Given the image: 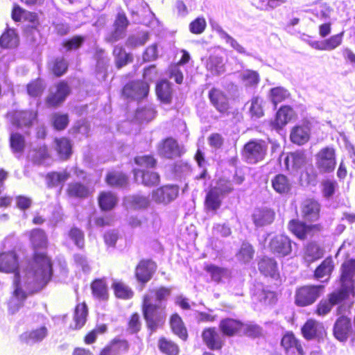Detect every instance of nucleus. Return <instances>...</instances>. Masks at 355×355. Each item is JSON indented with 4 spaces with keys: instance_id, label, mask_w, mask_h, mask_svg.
<instances>
[{
    "instance_id": "nucleus-1",
    "label": "nucleus",
    "mask_w": 355,
    "mask_h": 355,
    "mask_svg": "<svg viewBox=\"0 0 355 355\" xmlns=\"http://www.w3.org/2000/svg\"><path fill=\"white\" fill-rule=\"evenodd\" d=\"M322 206L313 198H306L300 205L301 216L304 221L292 219L288 223V230L299 240L304 241L313 237L324 230L322 223H316L320 218Z\"/></svg>"
},
{
    "instance_id": "nucleus-2",
    "label": "nucleus",
    "mask_w": 355,
    "mask_h": 355,
    "mask_svg": "<svg viewBox=\"0 0 355 355\" xmlns=\"http://www.w3.org/2000/svg\"><path fill=\"white\" fill-rule=\"evenodd\" d=\"M141 298V311L148 330L152 334L162 328L166 322V313L161 311L158 303L167 299L171 293L169 287L150 288Z\"/></svg>"
},
{
    "instance_id": "nucleus-3",
    "label": "nucleus",
    "mask_w": 355,
    "mask_h": 355,
    "mask_svg": "<svg viewBox=\"0 0 355 355\" xmlns=\"http://www.w3.org/2000/svg\"><path fill=\"white\" fill-rule=\"evenodd\" d=\"M31 259L34 268L26 271L24 279L28 281V284H33L31 293H38L52 278L53 261L47 250L33 252Z\"/></svg>"
},
{
    "instance_id": "nucleus-4",
    "label": "nucleus",
    "mask_w": 355,
    "mask_h": 355,
    "mask_svg": "<svg viewBox=\"0 0 355 355\" xmlns=\"http://www.w3.org/2000/svg\"><path fill=\"white\" fill-rule=\"evenodd\" d=\"M24 284L26 291L23 289L21 279L13 280V291L7 302L8 311L11 315L17 313L25 306L26 301L29 295L35 293H31L33 284H28V281L26 279H24Z\"/></svg>"
},
{
    "instance_id": "nucleus-5",
    "label": "nucleus",
    "mask_w": 355,
    "mask_h": 355,
    "mask_svg": "<svg viewBox=\"0 0 355 355\" xmlns=\"http://www.w3.org/2000/svg\"><path fill=\"white\" fill-rule=\"evenodd\" d=\"M268 144L263 139H250L241 150V156L248 164H257L263 162L267 155Z\"/></svg>"
},
{
    "instance_id": "nucleus-6",
    "label": "nucleus",
    "mask_w": 355,
    "mask_h": 355,
    "mask_svg": "<svg viewBox=\"0 0 355 355\" xmlns=\"http://www.w3.org/2000/svg\"><path fill=\"white\" fill-rule=\"evenodd\" d=\"M150 92V85L141 79L127 82L121 89V96L128 102L138 103L146 98Z\"/></svg>"
},
{
    "instance_id": "nucleus-7",
    "label": "nucleus",
    "mask_w": 355,
    "mask_h": 355,
    "mask_svg": "<svg viewBox=\"0 0 355 355\" xmlns=\"http://www.w3.org/2000/svg\"><path fill=\"white\" fill-rule=\"evenodd\" d=\"M5 117L17 129H30L37 121L38 112L33 109L12 110L6 112Z\"/></svg>"
},
{
    "instance_id": "nucleus-8",
    "label": "nucleus",
    "mask_w": 355,
    "mask_h": 355,
    "mask_svg": "<svg viewBox=\"0 0 355 355\" xmlns=\"http://www.w3.org/2000/svg\"><path fill=\"white\" fill-rule=\"evenodd\" d=\"M323 285H304L296 288L295 304L299 307H305L315 303L323 292Z\"/></svg>"
},
{
    "instance_id": "nucleus-9",
    "label": "nucleus",
    "mask_w": 355,
    "mask_h": 355,
    "mask_svg": "<svg viewBox=\"0 0 355 355\" xmlns=\"http://www.w3.org/2000/svg\"><path fill=\"white\" fill-rule=\"evenodd\" d=\"M315 166L320 173H331L336 166V150L326 146L321 148L315 155Z\"/></svg>"
},
{
    "instance_id": "nucleus-10",
    "label": "nucleus",
    "mask_w": 355,
    "mask_h": 355,
    "mask_svg": "<svg viewBox=\"0 0 355 355\" xmlns=\"http://www.w3.org/2000/svg\"><path fill=\"white\" fill-rule=\"evenodd\" d=\"M201 338L209 352H220L225 345V339L221 332L215 327L202 329Z\"/></svg>"
},
{
    "instance_id": "nucleus-11",
    "label": "nucleus",
    "mask_w": 355,
    "mask_h": 355,
    "mask_svg": "<svg viewBox=\"0 0 355 355\" xmlns=\"http://www.w3.org/2000/svg\"><path fill=\"white\" fill-rule=\"evenodd\" d=\"M0 272L14 274V280H20L19 257L14 250L0 252Z\"/></svg>"
},
{
    "instance_id": "nucleus-12",
    "label": "nucleus",
    "mask_w": 355,
    "mask_h": 355,
    "mask_svg": "<svg viewBox=\"0 0 355 355\" xmlns=\"http://www.w3.org/2000/svg\"><path fill=\"white\" fill-rule=\"evenodd\" d=\"M250 296L254 302L265 306H272L278 301L277 293L269 290L262 284L254 285L250 289Z\"/></svg>"
},
{
    "instance_id": "nucleus-13",
    "label": "nucleus",
    "mask_w": 355,
    "mask_h": 355,
    "mask_svg": "<svg viewBox=\"0 0 355 355\" xmlns=\"http://www.w3.org/2000/svg\"><path fill=\"white\" fill-rule=\"evenodd\" d=\"M55 88V91L50 92L45 98V104L49 108L60 107L71 93V88L64 80L58 82Z\"/></svg>"
},
{
    "instance_id": "nucleus-14",
    "label": "nucleus",
    "mask_w": 355,
    "mask_h": 355,
    "mask_svg": "<svg viewBox=\"0 0 355 355\" xmlns=\"http://www.w3.org/2000/svg\"><path fill=\"white\" fill-rule=\"evenodd\" d=\"M157 150L161 157L168 159L180 157L183 154L178 141L171 137L161 140L157 144Z\"/></svg>"
},
{
    "instance_id": "nucleus-15",
    "label": "nucleus",
    "mask_w": 355,
    "mask_h": 355,
    "mask_svg": "<svg viewBox=\"0 0 355 355\" xmlns=\"http://www.w3.org/2000/svg\"><path fill=\"white\" fill-rule=\"evenodd\" d=\"M157 268V265L155 261L150 259H142L135 267V278L139 283L145 286L152 279Z\"/></svg>"
},
{
    "instance_id": "nucleus-16",
    "label": "nucleus",
    "mask_w": 355,
    "mask_h": 355,
    "mask_svg": "<svg viewBox=\"0 0 355 355\" xmlns=\"http://www.w3.org/2000/svg\"><path fill=\"white\" fill-rule=\"evenodd\" d=\"M292 240L286 235L275 236L269 242L270 251L278 257H284L292 252Z\"/></svg>"
},
{
    "instance_id": "nucleus-17",
    "label": "nucleus",
    "mask_w": 355,
    "mask_h": 355,
    "mask_svg": "<svg viewBox=\"0 0 355 355\" xmlns=\"http://www.w3.org/2000/svg\"><path fill=\"white\" fill-rule=\"evenodd\" d=\"M280 345L286 355H305L302 342L291 331H286L282 337Z\"/></svg>"
},
{
    "instance_id": "nucleus-18",
    "label": "nucleus",
    "mask_w": 355,
    "mask_h": 355,
    "mask_svg": "<svg viewBox=\"0 0 355 355\" xmlns=\"http://www.w3.org/2000/svg\"><path fill=\"white\" fill-rule=\"evenodd\" d=\"M179 194V187L175 184L161 186L152 192V199L159 204H168L174 200Z\"/></svg>"
},
{
    "instance_id": "nucleus-19",
    "label": "nucleus",
    "mask_w": 355,
    "mask_h": 355,
    "mask_svg": "<svg viewBox=\"0 0 355 355\" xmlns=\"http://www.w3.org/2000/svg\"><path fill=\"white\" fill-rule=\"evenodd\" d=\"M94 192L93 187L80 181L69 182L66 188V196L70 199L85 200L91 198Z\"/></svg>"
},
{
    "instance_id": "nucleus-20",
    "label": "nucleus",
    "mask_w": 355,
    "mask_h": 355,
    "mask_svg": "<svg viewBox=\"0 0 355 355\" xmlns=\"http://www.w3.org/2000/svg\"><path fill=\"white\" fill-rule=\"evenodd\" d=\"M208 98L211 104L222 114L228 115L230 112V105L227 96L221 89L213 87L208 93Z\"/></svg>"
},
{
    "instance_id": "nucleus-21",
    "label": "nucleus",
    "mask_w": 355,
    "mask_h": 355,
    "mask_svg": "<svg viewBox=\"0 0 355 355\" xmlns=\"http://www.w3.org/2000/svg\"><path fill=\"white\" fill-rule=\"evenodd\" d=\"M276 214L273 209L267 207H257L252 214V220L257 228L271 225L275 219Z\"/></svg>"
},
{
    "instance_id": "nucleus-22",
    "label": "nucleus",
    "mask_w": 355,
    "mask_h": 355,
    "mask_svg": "<svg viewBox=\"0 0 355 355\" xmlns=\"http://www.w3.org/2000/svg\"><path fill=\"white\" fill-rule=\"evenodd\" d=\"M258 270L260 273L266 277H270L275 279L280 278L277 261L268 256H263L257 261Z\"/></svg>"
},
{
    "instance_id": "nucleus-23",
    "label": "nucleus",
    "mask_w": 355,
    "mask_h": 355,
    "mask_svg": "<svg viewBox=\"0 0 355 355\" xmlns=\"http://www.w3.org/2000/svg\"><path fill=\"white\" fill-rule=\"evenodd\" d=\"M105 182L110 187L124 189L130 184L128 174L123 171L112 169L107 172Z\"/></svg>"
},
{
    "instance_id": "nucleus-24",
    "label": "nucleus",
    "mask_w": 355,
    "mask_h": 355,
    "mask_svg": "<svg viewBox=\"0 0 355 355\" xmlns=\"http://www.w3.org/2000/svg\"><path fill=\"white\" fill-rule=\"evenodd\" d=\"M295 116V112L291 106L282 105L277 111L275 119L270 122V125L272 129L279 130Z\"/></svg>"
},
{
    "instance_id": "nucleus-25",
    "label": "nucleus",
    "mask_w": 355,
    "mask_h": 355,
    "mask_svg": "<svg viewBox=\"0 0 355 355\" xmlns=\"http://www.w3.org/2000/svg\"><path fill=\"white\" fill-rule=\"evenodd\" d=\"M30 246L33 252L47 250L49 239L46 232L41 228H34L28 233Z\"/></svg>"
},
{
    "instance_id": "nucleus-26",
    "label": "nucleus",
    "mask_w": 355,
    "mask_h": 355,
    "mask_svg": "<svg viewBox=\"0 0 355 355\" xmlns=\"http://www.w3.org/2000/svg\"><path fill=\"white\" fill-rule=\"evenodd\" d=\"M129 349L126 339L114 338L99 351L98 355H119L128 352Z\"/></svg>"
},
{
    "instance_id": "nucleus-27",
    "label": "nucleus",
    "mask_w": 355,
    "mask_h": 355,
    "mask_svg": "<svg viewBox=\"0 0 355 355\" xmlns=\"http://www.w3.org/2000/svg\"><path fill=\"white\" fill-rule=\"evenodd\" d=\"M243 327V322L232 318L222 319L218 324L219 331L223 336L227 337H233L240 334Z\"/></svg>"
},
{
    "instance_id": "nucleus-28",
    "label": "nucleus",
    "mask_w": 355,
    "mask_h": 355,
    "mask_svg": "<svg viewBox=\"0 0 355 355\" xmlns=\"http://www.w3.org/2000/svg\"><path fill=\"white\" fill-rule=\"evenodd\" d=\"M355 259H350L345 261L340 267L339 284L350 287H354Z\"/></svg>"
},
{
    "instance_id": "nucleus-29",
    "label": "nucleus",
    "mask_w": 355,
    "mask_h": 355,
    "mask_svg": "<svg viewBox=\"0 0 355 355\" xmlns=\"http://www.w3.org/2000/svg\"><path fill=\"white\" fill-rule=\"evenodd\" d=\"M311 128L309 123L296 125L290 132V140L293 144L301 146L310 139Z\"/></svg>"
},
{
    "instance_id": "nucleus-30",
    "label": "nucleus",
    "mask_w": 355,
    "mask_h": 355,
    "mask_svg": "<svg viewBox=\"0 0 355 355\" xmlns=\"http://www.w3.org/2000/svg\"><path fill=\"white\" fill-rule=\"evenodd\" d=\"M169 326L172 333L181 340L186 342L189 338L187 328L180 315L173 313L169 318Z\"/></svg>"
},
{
    "instance_id": "nucleus-31",
    "label": "nucleus",
    "mask_w": 355,
    "mask_h": 355,
    "mask_svg": "<svg viewBox=\"0 0 355 355\" xmlns=\"http://www.w3.org/2000/svg\"><path fill=\"white\" fill-rule=\"evenodd\" d=\"M351 328L350 318L345 315H340L334 323L333 333L336 339L340 341H345L348 338Z\"/></svg>"
},
{
    "instance_id": "nucleus-32",
    "label": "nucleus",
    "mask_w": 355,
    "mask_h": 355,
    "mask_svg": "<svg viewBox=\"0 0 355 355\" xmlns=\"http://www.w3.org/2000/svg\"><path fill=\"white\" fill-rule=\"evenodd\" d=\"M340 288L336 291L329 293L327 297L333 306L339 305L343 302L347 300L350 295L355 296V287H350L343 284H339Z\"/></svg>"
},
{
    "instance_id": "nucleus-33",
    "label": "nucleus",
    "mask_w": 355,
    "mask_h": 355,
    "mask_svg": "<svg viewBox=\"0 0 355 355\" xmlns=\"http://www.w3.org/2000/svg\"><path fill=\"white\" fill-rule=\"evenodd\" d=\"M155 94L159 101L164 104H170L173 99V88L171 83L166 79L157 82Z\"/></svg>"
},
{
    "instance_id": "nucleus-34",
    "label": "nucleus",
    "mask_w": 355,
    "mask_h": 355,
    "mask_svg": "<svg viewBox=\"0 0 355 355\" xmlns=\"http://www.w3.org/2000/svg\"><path fill=\"white\" fill-rule=\"evenodd\" d=\"M271 186L273 190L280 195H286L292 189V183L290 179L282 173H278L271 179Z\"/></svg>"
},
{
    "instance_id": "nucleus-35",
    "label": "nucleus",
    "mask_w": 355,
    "mask_h": 355,
    "mask_svg": "<svg viewBox=\"0 0 355 355\" xmlns=\"http://www.w3.org/2000/svg\"><path fill=\"white\" fill-rule=\"evenodd\" d=\"M47 68L53 76L60 78L67 72L69 62L63 56L55 57L48 62Z\"/></svg>"
},
{
    "instance_id": "nucleus-36",
    "label": "nucleus",
    "mask_w": 355,
    "mask_h": 355,
    "mask_svg": "<svg viewBox=\"0 0 355 355\" xmlns=\"http://www.w3.org/2000/svg\"><path fill=\"white\" fill-rule=\"evenodd\" d=\"M88 315V308L85 302H81L76 304L73 313V324L69 326L71 330H78L81 329L86 323Z\"/></svg>"
},
{
    "instance_id": "nucleus-37",
    "label": "nucleus",
    "mask_w": 355,
    "mask_h": 355,
    "mask_svg": "<svg viewBox=\"0 0 355 355\" xmlns=\"http://www.w3.org/2000/svg\"><path fill=\"white\" fill-rule=\"evenodd\" d=\"M112 55L114 58L115 67L117 69H121L128 64L132 63L134 60L132 54L126 52L125 48L119 45L114 47Z\"/></svg>"
},
{
    "instance_id": "nucleus-38",
    "label": "nucleus",
    "mask_w": 355,
    "mask_h": 355,
    "mask_svg": "<svg viewBox=\"0 0 355 355\" xmlns=\"http://www.w3.org/2000/svg\"><path fill=\"white\" fill-rule=\"evenodd\" d=\"M101 210L107 211L113 209L118 202L117 196L110 191H101L97 198Z\"/></svg>"
},
{
    "instance_id": "nucleus-39",
    "label": "nucleus",
    "mask_w": 355,
    "mask_h": 355,
    "mask_svg": "<svg viewBox=\"0 0 355 355\" xmlns=\"http://www.w3.org/2000/svg\"><path fill=\"white\" fill-rule=\"evenodd\" d=\"M204 270L209 275L211 280L216 284H220L224 278L230 277V272L227 268L213 263H205Z\"/></svg>"
},
{
    "instance_id": "nucleus-40",
    "label": "nucleus",
    "mask_w": 355,
    "mask_h": 355,
    "mask_svg": "<svg viewBox=\"0 0 355 355\" xmlns=\"http://www.w3.org/2000/svg\"><path fill=\"white\" fill-rule=\"evenodd\" d=\"M216 187H210L206 193L204 206L207 211L216 213L222 205L221 196Z\"/></svg>"
},
{
    "instance_id": "nucleus-41",
    "label": "nucleus",
    "mask_w": 355,
    "mask_h": 355,
    "mask_svg": "<svg viewBox=\"0 0 355 355\" xmlns=\"http://www.w3.org/2000/svg\"><path fill=\"white\" fill-rule=\"evenodd\" d=\"M90 288L94 297L102 301L108 300L109 292L106 281L104 278L94 279L91 282Z\"/></svg>"
},
{
    "instance_id": "nucleus-42",
    "label": "nucleus",
    "mask_w": 355,
    "mask_h": 355,
    "mask_svg": "<svg viewBox=\"0 0 355 355\" xmlns=\"http://www.w3.org/2000/svg\"><path fill=\"white\" fill-rule=\"evenodd\" d=\"M48 334L47 328L42 326L31 331H27L20 336V340L23 343H38L44 339Z\"/></svg>"
},
{
    "instance_id": "nucleus-43",
    "label": "nucleus",
    "mask_w": 355,
    "mask_h": 355,
    "mask_svg": "<svg viewBox=\"0 0 355 355\" xmlns=\"http://www.w3.org/2000/svg\"><path fill=\"white\" fill-rule=\"evenodd\" d=\"M114 296L117 299L128 300L133 297V290L121 280H114L111 286Z\"/></svg>"
},
{
    "instance_id": "nucleus-44",
    "label": "nucleus",
    "mask_w": 355,
    "mask_h": 355,
    "mask_svg": "<svg viewBox=\"0 0 355 355\" xmlns=\"http://www.w3.org/2000/svg\"><path fill=\"white\" fill-rule=\"evenodd\" d=\"M55 150L60 158L67 160L72 155V144L69 139L65 137L55 138Z\"/></svg>"
},
{
    "instance_id": "nucleus-45",
    "label": "nucleus",
    "mask_w": 355,
    "mask_h": 355,
    "mask_svg": "<svg viewBox=\"0 0 355 355\" xmlns=\"http://www.w3.org/2000/svg\"><path fill=\"white\" fill-rule=\"evenodd\" d=\"M19 43V36L14 28H6L0 36V47L3 49L16 48Z\"/></svg>"
},
{
    "instance_id": "nucleus-46",
    "label": "nucleus",
    "mask_w": 355,
    "mask_h": 355,
    "mask_svg": "<svg viewBox=\"0 0 355 355\" xmlns=\"http://www.w3.org/2000/svg\"><path fill=\"white\" fill-rule=\"evenodd\" d=\"M324 255L323 249L315 242H309L304 248L303 257L305 261L313 263Z\"/></svg>"
},
{
    "instance_id": "nucleus-47",
    "label": "nucleus",
    "mask_w": 355,
    "mask_h": 355,
    "mask_svg": "<svg viewBox=\"0 0 355 355\" xmlns=\"http://www.w3.org/2000/svg\"><path fill=\"white\" fill-rule=\"evenodd\" d=\"M335 268L334 261L331 256L326 257L313 271V277L316 279L326 276H331Z\"/></svg>"
},
{
    "instance_id": "nucleus-48",
    "label": "nucleus",
    "mask_w": 355,
    "mask_h": 355,
    "mask_svg": "<svg viewBox=\"0 0 355 355\" xmlns=\"http://www.w3.org/2000/svg\"><path fill=\"white\" fill-rule=\"evenodd\" d=\"M254 254L253 246L248 242H243L236 253V258L240 263L248 264L253 260Z\"/></svg>"
},
{
    "instance_id": "nucleus-49",
    "label": "nucleus",
    "mask_w": 355,
    "mask_h": 355,
    "mask_svg": "<svg viewBox=\"0 0 355 355\" xmlns=\"http://www.w3.org/2000/svg\"><path fill=\"white\" fill-rule=\"evenodd\" d=\"M132 173L135 177L141 173V182L146 187H153L158 184L160 181L159 175L157 172L134 168Z\"/></svg>"
},
{
    "instance_id": "nucleus-50",
    "label": "nucleus",
    "mask_w": 355,
    "mask_h": 355,
    "mask_svg": "<svg viewBox=\"0 0 355 355\" xmlns=\"http://www.w3.org/2000/svg\"><path fill=\"white\" fill-rule=\"evenodd\" d=\"M158 347L160 352L166 355H178L180 353L178 344L164 336L158 339Z\"/></svg>"
},
{
    "instance_id": "nucleus-51",
    "label": "nucleus",
    "mask_w": 355,
    "mask_h": 355,
    "mask_svg": "<svg viewBox=\"0 0 355 355\" xmlns=\"http://www.w3.org/2000/svg\"><path fill=\"white\" fill-rule=\"evenodd\" d=\"M9 144L12 153L21 154L26 147L25 137L19 132H13L10 135Z\"/></svg>"
},
{
    "instance_id": "nucleus-52",
    "label": "nucleus",
    "mask_w": 355,
    "mask_h": 355,
    "mask_svg": "<svg viewBox=\"0 0 355 355\" xmlns=\"http://www.w3.org/2000/svg\"><path fill=\"white\" fill-rule=\"evenodd\" d=\"M205 67L212 75H219L225 71L222 58L216 55H210L206 60Z\"/></svg>"
},
{
    "instance_id": "nucleus-53",
    "label": "nucleus",
    "mask_w": 355,
    "mask_h": 355,
    "mask_svg": "<svg viewBox=\"0 0 355 355\" xmlns=\"http://www.w3.org/2000/svg\"><path fill=\"white\" fill-rule=\"evenodd\" d=\"M292 162L293 168H300L306 162V156L304 150H296L289 153L285 159V165L289 168V161Z\"/></svg>"
},
{
    "instance_id": "nucleus-54",
    "label": "nucleus",
    "mask_w": 355,
    "mask_h": 355,
    "mask_svg": "<svg viewBox=\"0 0 355 355\" xmlns=\"http://www.w3.org/2000/svg\"><path fill=\"white\" fill-rule=\"evenodd\" d=\"M128 203L133 209H145L150 206V200L148 196L137 193L130 197Z\"/></svg>"
},
{
    "instance_id": "nucleus-55",
    "label": "nucleus",
    "mask_w": 355,
    "mask_h": 355,
    "mask_svg": "<svg viewBox=\"0 0 355 355\" xmlns=\"http://www.w3.org/2000/svg\"><path fill=\"white\" fill-rule=\"evenodd\" d=\"M51 125L57 131H62L69 123V116L67 113L55 112L51 115Z\"/></svg>"
},
{
    "instance_id": "nucleus-56",
    "label": "nucleus",
    "mask_w": 355,
    "mask_h": 355,
    "mask_svg": "<svg viewBox=\"0 0 355 355\" xmlns=\"http://www.w3.org/2000/svg\"><path fill=\"white\" fill-rule=\"evenodd\" d=\"M269 94L270 99L275 107H276L278 103L288 99L291 96L288 90L283 87H275L271 88Z\"/></svg>"
},
{
    "instance_id": "nucleus-57",
    "label": "nucleus",
    "mask_w": 355,
    "mask_h": 355,
    "mask_svg": "<svg viewBox=\"0 0 355 355\" xmlns=\"http://www.w3.org/2000/svg\"><path fill=\"white\" fill-rule=\"evenodd\" d=\"M143 324L137 312L131 313L126 322V331L130 334H137L142 329Z\"/></svg>"
},
{
    "instance_id": "nucleus-58",
    "label": "nucleus",
    "mask_w": 355,
    "mask_h": 355,
    "mask_svg": "<svg viewBox=\"0 0 355 355\" xmlns=\"http://www.w3.org/2000/svg\"><path fill=\"white\" fill-rule=\"evenodd\" d=\"M44 87L42 79L37 78L27 84L26 91L30 96L35 98L40 96L43 94Z\"/></svg>"
},
{
    "instance_id": "nucleus-59",
    "label": "nucleus",
    "mask_w": 355,
    "mask_h": 355,
    "mask_svg": "<svg viewBox=\"0 0 355 355\" xmlns=\"http://www.w3.org/2000/svg\"><path fill=\"white\" fill-rule=\"evenodd\" d=\"M249 112L252 117L261 118L264 115L263 101L259 96H253L250 101Z\"/></svg>"
},
{
    "instance_id": "nucleus-60",
    "label": "nucleus",
    "mask_w": 355,
    "mask_h": 355,
    "mask_svg": "<svg viewBox=\"0 0 355 355\" xmlns=\"http://www.w3.org/2000/svg\"><path fill=\"white\" fill-rule=\"evenodd\" d=\"M128 25L129 21L125 13H118L114 21L115 31L111 37V40L113 42L119 40L120 37L116 35L117 33L124 31Z\"/></svg>"
},
{
    "instance_id": "nucleus-61",
    "label": "nucleus",
    "mask_w": 355,
    "mask_h": 355,
    "mask_svg": "<svg viewBox=\"0 0 355 355\" xmlns=\"http://www.w3.org/2000/svg\"><path fill=\"white\" fill-rule=\"evenodd\" d=\"M287 0H252L253 6L261 10H270L285 3Z\"/></svg>"
},
{
    "instance_id": "nucleus-62",
    "label": "nucleus",
    "mask_w": 355,
    "mask_h": 355,
    "mask_svg": "<svg viewBox=\"0 0 355 355\" xmlns=\"http://www.w3.org/2000/svg\"><path fill=\"white\" fill-rule=\"evenodd\" d=\"M134 162L139 167L154 168L157 166V161L153 155H137L134 157Z\"/></svg>"
},
{
    "instance_id": "nucleus-63",
    "label": "nucleus",
    "mask_w": 355,
    "mask_h": 355,
    "mask_svg": "<svg viewBox=\"0 0 355 355\" xmlns=\"http://www.w3.org/2000/svg\"><path fill=\"white\" fill-rule=\"evenodd\" d=\"M69 178L70 174L66 171L62 172L52 171L46 175L48 185L51 187L67 181Z\"/></svg>"
},
{
    "instance_id": "nucleus-64",
    "label": "nucleus",
    "mask_w": 355,
    "mask_h": 355,
    "mask_svg": "<svg viewBox=\"0 0 355 355\" xmlns=\"http://www.w3.org/2000/svg\"><path fill=\"white\" fill-rule=\"evenodd\" d=\"M85 40L83 35H75L69 39L64 40L62 45L67 51H71L80 49Z\"/></svg>"
}]
</instances>
